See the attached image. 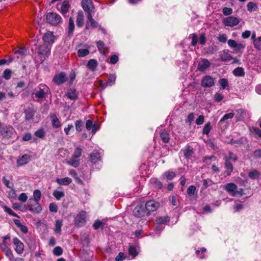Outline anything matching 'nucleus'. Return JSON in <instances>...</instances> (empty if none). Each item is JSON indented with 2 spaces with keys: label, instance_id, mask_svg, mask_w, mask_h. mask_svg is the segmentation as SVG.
<instances>
[{
  "label": "nucleus",
  "instance_id": "obj_19",
  "mask_svg": "<svg viewBox=\"0 0 261 261\" xmlns=\"http://www.w3.org/2000/svg\"><path fill=\"white\" fill-rule=\"evenodd\" d=\"M67 79L66 73L65 72H61L54 76L53 82H66Z\"/></svg>",
  "mask_w": 261,
  "mask_h": 261
},
{
  "label": "nucleus",
  "instance_id": "obj_24",
  "mask_svg": "<svg viewBox=\"0 0 261 261\" xmlns=\"http://www.w3.org/2000/svg\"><path fill=\"white\" fill-rule=\"evenodd\" d=\"M67 97L71 100H75L78 96V93L74 89H70L66 94Z\"/></svg>",
  "mask_w": 261,
  "mask_h": 261
},
{
  "label": "nucleus",
  "instance_id": "obj_57",
  "mask_svg": "<svg viewBox=\"0 0 261 261\" xmlns=\"http://www.w3.org/2000/svg\"><path fill=\"white\" fill-rule=\"evenodd\" d=\"M195 119V116L194 113H190L187 119L186 120V122L189 123V124H191L194 120Z\"/></svg>",
  "mask_w": 261,
  "mask_h": 261
},
{
  "label": "nucleus",
  "instance_id": "obj_62",
  "mask_svg": "<svg viewBox=\"0 0 261 261\" xmlns=\"http://www.w3.org/2000/svg\"><path fill=\"white\" fill-rule=\"evenodd\" d=\"M76 129L78 132H81L82 128V123L81 120H77L75 123Z\"/></svg>",
  "mask_w": 261,
  "mask_h": 261
},
{
  "label": "nucleus",
  "instance_id": "obj_29",
  "mask_svg": "<svg viewBox=\"0 0 261 261\" xmlns=\"http://www.w3.org/2000/svg\"><path fill=\"white\" fill-rule=\"evenodd\" d=\"M97 66V62L95 59L90 60L87 64V67L92 70H94Z\"/></svg>",
  "mask_w": 261,
  "mask_h": 261
},
{
  "label": "nucleus",
  "instance_id": "obj_16",
  "mask_svg": "<svg viewBox=\"0 0 261 261\" xmlns=\"http://www.w3.org/2000/svg\"><path fill=\"white\" fill-rule=\"evenodd\" d=\"M30 160V156L28 154H24L17 159V163L18 166H23L27 164Z\"/></svg>",
  "mask_w": 261,
  "mask_h": 261
},
{
  "label": "nucleus",
  "instance_id": "obj_63",
  "mask_svg": "<svg viewBox=\"0 0 261 261\" xmlns=\"http://www.w3.org/2000/svg\"><path fill=\"white\" fill-rule=\"evenodd\" d=\"M94 125L91 120H88L86 123V127L88 130H91Z\"/></svg>",
  "mask_w": 261,
  "mask_h": 261
},
{
  "label": "nucleus",
  "instance_id": "obj_11",
  "mask_svg": "<svg viewBox=\"0 0 261 261\" xmlns=\"http://www.w3.org/2000/svg\"><path fill=\"white\" fill-rule=\"evenodd\" d=\"M224 189L232 196H236L237 194V186L233 183H228L224 185Z\"/></svg>",
  "mask_w": 261,
  "mask_h": 261
},
{
  "label": "nucleus",
  "instance_id": "obj_60",
  "mask_svg": "<svg viewBox=\"0 0 261 261\" xmlns=\"http://www.w3.org/2000/svg\"><path fill=\"white\" fill-rule=\"evenodd\" d=\"M223 96L222 94L217 93L214 96L215 101L217 102H220L223 99Z\"/></svg>",
  "mask_w": 261,
  "mask_h": 261
},
{
  "label": "nucleus",
  "instance_id": "obj_22",
  "mask_svg": "<svg viewBox=\"0 0 261 261\" xmlns=\"http://www.w3.org/2000/svg\"><path fill=\"white\" fill-rule=\"evenodd\" d=\"M84 16L83 12L81 11H79L77 13V15L76 17V22L78 27H82L84 25Z\"/></svg>",
  "mask_w": 261,
  "mask_h": 261
},
{
  "label": "nucleus",
  "instance_id": "obj_46",
  "mask_svg": "<svg viewBox=\"0 0 261 261\" xmlns=\"http://www.w3.org/2000/svg\"><path fill=\"white\" fill-rule=\"evenodd\" d=\"M212 129V126L211 123H206L203 129V133L206 135H208Z\"/></svg>",
  "mask_w": 261,
  "mask_h": 261
},
{
  "label": "nucleus",
  "instance_id": "obj_33",
  "mask_svg": "<svg viewBox=\"0 0 261 261\" xmlns=\"http://www.w3.org/2000/svg\"><path fill=\"white\" fill-rule=\"evenodd\" d=\"M33 200L35 201H39L41 197V191L39 190H35L33 192Z\"/></svg>",
  "mask_w": 261,
  "mask_h": 261
},
{
  "label": "nucleus",
  "instance_id": "obj_23",
  "mask_svg": "<svg viewBox=\"0 0 261 261\" xmlns=\"http://www.w3.org/2000/svg\"><path fill=\"white\" fill-rule=\"evenodd\" d=\"M219 56L222 61H228L232 59V57L226 50H223L220 53Z\"/></svg>",
  "mask_w": 261,
  "mask_h": 261
},
{
  "label": "nucleus",
  "instance_id": "obj_14",
  "mask_svg": "<svg viewBox=\"0 0 261 261\" xmlns=\"http://www.w3.org/2000/svg\"><path fill=\"white\" fill-rule=\"evenodd\" d=\"M210 65L211 63L207 59H203L199 62L197 69L200 71L203 72L208 68Z\"/></svg>",
  "mask_w": 261,
  "mask_h": 261
},
{
  "label": "nucleus",
  "instance_id": "obj_31",
  "mask_svg": "<svg viewBox=\"0 0 261 261\" xmlns=\"http://www.w3.org/2000/svg\"><path fill=\"white\" fill-rule=\"evenodd\" d=\"M12 74V70L9 68H7L4 71L2 77H4L6 80H9L11 79Z\"/></svg>",
  "mask_w": 261,
  "mask_h": 261
},
{
  "label": "nucleus",
  "instance_id": "obj_47",
  "mask_svg": "<svg viewBox=\"0 0 261 261\" xmlns=\"http://www.w3.org/2000/svg\"><path fill=\"white\" fill-rule=\"evenodd\" d=\"M3 208H4L5 212L8 213L10 215L13 216L14 217H19L18 216V215L16 213H15L10 208L7 207L6 206H4L3 207Z\"/></svg>",
  "mask_w": 261,
  "mask_h": 261
},
{
  "label": "nucleus",
  "instance_id": "obj_53",
  "mask_svg": "<svg viewBox=\"0 0 261 261\" xmlns=\"http://www.w3.org/2000/svg\"><path fill=\"white\" fill-rule=\"evenodd\" d=\"M222 12L225 16L230 15L232 13V9L230 8L224 7L222 9Z\"/></svg>",
  "mask_w": 261,
  "mask_h": 261
},
{
  "label": "nucleus",
  "instance_id": "obj_64",
  "mask_svg": "<svg viewBox=\"0 0 261 261\" xmlns=\"http://www.w3.org/2000/svg\"><path fill=\"white\" fill-rule=\"evenodd\" d=\"M125 255L124 253L120 252L119 254L116 257L115 260L116 261H123V260L125 258Z\"/></svg>",
  "mask_w": 261,
  "mask_h": 261
},
{
  "label": "nucleus",
  "instance_id": "obj_17",
  "mask_svg": "<svg viewBox=\"0 0 261 261\" xmlns=\"http://www.w3.org/2000/svg\"><path fill=\"white\" fill-rule=\"evenodd\" d=\"M97 47L99 51L103 55H107L109 53V49L105 46L104 42L102 41H98L96 42Z\"/></svg>",
  "mask_w": 261,
  "mask_h": 261
},
{
  "label": "nucleus",
  "instance_id": "obj_12",
  "mask_svg": "<svg viewBox=\"0 0 261 261\" xmlns=\"http://www.w3.org/2000/svg\"><path fill=\"white\" fill-rule=\"evenodd\" d=\"M43 40L47 43L48 45H51L55 42V36L54 35L53 32L48 31L44 34L42 37Z\"/></svg>",
  "mask_w": 261,
  "mask_h": 261
},
{
  "label": "nucleus",
  "instance_id": "obj_2",
  "mask_svg": "<svg viewBox=\"0 0 261 261\" xmlns=\"http://www.w3.org/2000/svg\"><path fill=\"white\" fill-rule=\"evenodd\" d=\"M82 149L80 147H76L72 154L69 161L67 163L73 167H77L80 165V158L81 156Z\"/></svg>",
  "mask_w": 261,
  "mask_h": 261
},
{
  "label": "nucleus",
  "instance_id": "obj_41",
  "mask_svg": "<svg viewBox=\"0 0 261 261\" xmlns=\"http://www.w3.org/2000/svg\"><path fill=\"white\" fill-rule=\"evenodd\" d=\"M69 174L74 177L77 182H81V180L78 178L77 174L75 170L73 169H69Z\"/></svg>",
  "mask_w": 261,
  "mask_h": 261
},
{
  "label": "nucleus",
  "instance_id": "obj_10",
  "mask_svg": "<svg viewBox=\"0 0 261 261\" xmlns=\"http://www.w3.org/2000/svg\"><path fill=\"white\" fill-rule=\"evenodd\" d=\"M14 129L12 126H5L3 127L0 129V134L5 138H9L12 137Z\"/></svg>",
  "mask_w": 261,
  "mask_h": 261
},
{
  "label": "nucleus",
  "instance_id": "obj_48",
  "mask_svg": "<svg viewBox=\"0 0 261 261\" xmlns=\"http://www.w3.org/2000/svg\"><path fill=\"white\" fill-rule=\"evenodd\" d=\"M233 73L237 76H241L244 74L243 69L241 67H238L233 70Z\"/></svg>",
  "mask_w": 261,
  "mask_h": 261
},
{
  "label": "nucleus",
  "instance_id": "obj_1",
  "mask_svg": "<svg viewBox=\"0 0 261 261\" xmlns=\"http://www.w3.org/2000/svg\"><path fill=\"white\" fill-rule=\"evenodd\" d=\"M51 46V45L46 44H43L38 46L37 48V55L41 62L50 55Z\"/></svg>",
  "mask_w": 261,
  "mask_h": 261
},
{
  "label": "nucleus",
  "instance_id": "obj_44",
  "mask_svg": "<svg viewBox=\"0 0 261 261\" xmlns=\"http://www.w3.org/2000/svg\"><path fill=\"white\" fill-rule=\"evenodd\" d=\"M150 182L159 188H161L162 187V183L156 178H151L150 179Z\"/></svg>",
  "mask_w": 261,
  "mask_h": 261
},
{
  "label": "nucleus",
  "instance_id": "obj_59",
  "mask_svg": "<svg viewBox=\"0 0 261 261\" xmlns=\"http://www.w3.org/2000/svg\"><path fill=\"white\" fill-rule=\"evenodd\" d=\"M4 253L10 260H12L13 259L14 256L13 252L10 249H9L8 250H6Z\"/></svg>",
  "mask_w": 261,
  "mask_h": 261
},
{
  "label": "nucleus",
  "instance_id": "obj_20",
  "mask_svg": "<svg viewBox=\"0 0 261 261\" xmlns=\"http://www.w3.org/2000/svg\"><path fill=\"white\" fill-rule=\"evenodd\" d=\"M225 173L226 175H229L233 170L232 165L229 161L228 156L225 157Z\"/></svg>",
  "mask_w": 261,
  "mask_h": 261
},
{
  "label": "nucleus",
  "instance_id": "obj_5",
  "mask_svg": "<svg viewBox=\"0 0 261 261\" xmlns=\"http://www.w3.org/2000/svg\"><path fill=\"white\" fill-rule=\"evenodd\" d=\"M228 45L233 48L236 53H242L245 47V45L242 43H238L235 40L229 39L227 41Z\"/></svg>",
  "mask_w": 261,
  "mask_h": 261
},
{
  "label": "nucleus",
  "instance_id": "obj_50",
  "mask_svg": "<svg viewBox=\"0 0 261 261\" xmlns=\"http://www.w3.org/2000/svg\"><path fill=\"white\" fill-rule=\"evenodd\" d=\"M217 39L221 43H225L227 41V36L225 34H220L217 37Z\"/></svg>",
  "mask_w": 261,
  "mask_h": 261
},
{
  "label": "nucleus",
  "instance_id": "obj_61",
  "mask_svg": "<svg viewBox=\"0 0 261 261\" xmlns=\"http://www.w3.org/2000/svg\"><path fill=\"white\" fill-rule=\"evenodd\" d=\"M27 50L25 48H20L15 51V54H20L21 56L25 55L26 54Z\"/></svg>",
  "mask_w": 261,
  "mask_h": 261
},
{
  "label": "nucleus",
  "instance_id": "obj_45",
  "mask_svg": "<svg viewBox=\"0 0 261 261\" xmlns=\"http://www.w3.org/2000/svg\"><path fill=\"white\" fill-rule=\"evenodd\" d=\"M190 37L192 38L191 45L195 46L198 42L197 36L195 34L193 33L190 35Z\"/></svg>",
  "mask_w": 261,
  "mask_h": 261
},
{
  "label": "nucleus",
  "instance_id": "obj_9",
  "mask_svg": "<svg viewBox=\"0 0 261 261\" xmlns=\"http://www.w3.org/2000/svg\"><path fill=\"white\" fill-rule=\"evenodd\" d=\"M240 22V20L236 17L229 16L224 18L223 23L225 26L233 27L237 25Z\"/></svg>",
  "mask_w": 261,
  "mask_h": 261
},
{
  "label": "nucleus",
  "instance_id": "obj_8",
  "mask_svg": "<svg viewBox=\"0 0 261 261\" xmlns=\"http://www.w3.org/2000/svg\"><path fill=\"white\" fill-rule=\"evenodd\" d=\"M133 214L137 217H141L147 215V212L145 207L143 204H140L135 207Z\"/></svg>",
  "mask_w": 261,
  "mask_h": 261
},
{
  "label": "nucleus",
  "instance_id": "obj_52",
  "mask_svg": "<svg viewBox=\"0 0 261 261\" xmlns=\"http://www.w3.org/2000/svg\"><path fill=\"white\" fill-rule=\"evenodd\" d=\"M54 254L56 255H61L63 253V250L61 247L58 246L54 248L53 250Z\"/></svg>",
  "mask_w": 261,
  "mask_h": 261
},
{
  "label": "nucleus",
  "instance_id": "obj_26",
  "mask_svg": "<svg viewBox=\"0 0 261 261\" xmlns=\"http://www.w3.org/2000/svg\"><path fill=\"white\" fill-rule=\"evenodd\" d=\"M74 23L73 19L72 17H70L69 19V23H68V36H71L73 35V31L74 30Z\"/></svg>",
  "mask_w": 261,
  "mask_h": 261
},
{
  "label": "nucleus",
  "instance_id": "obj_56",
  "mask_svg": "<svg viewBox=\"0 0 261 261\" xmlns=\"http://www.w3.org/2000/svg\"><path fill=\"white\" fill-rule=\"evenodd\" d=\"M28 198V196L25 193H22L19 195L18 199L19 201L24 202L27 200Z\"/></svg>",
  "mask_w": 261,
  "mask_h": 261
},
{
  "label": "nucleus",
  "instance_id": "obj_18",
  "mask_svg": "<svg viewBox=\"0 0 261 261\" xmlns=\"http://www.w3.org/2000/svg\"><path fill=\"white\" fill-rule=\"evenodd\" d=\"M70 7V5L69 2L67 0L64 1L61 5L60 9L61 13L63 15H65L67 12H68Z\"/></svg>",
  "mask_w": 261,
  "mask_h": 261
},
{
  "label": "nucleus",
  "instance_id": "obj_38",
  "mask_svg": "<svg viewBox=\"0 0 261 261\" xmlns=\"http://www.w3.org/2000/svg\"><path fill=\"white\" fill-rule=\"evenodd\" d=\"M35 135L40 138H43L45 135V133L43 129L40 128L35 133Z\"/></svg>",
  "mask_w": 261,
  "mask_h": 261
},
{
  "label": "nucleus",
  "instance_id": "obj_37",
  "mask_svg": "<svg viewBox=\"0 0 261 261\" xmlns=\"http://www.w3.org/2000/svg\"><path fill=\"white\" fill-rule=\"evenodd\" d=\"M247 9L249 11L252 12V11H255L256 9H257V7L256 4L254 3L253 2H249L247 4Z\"/></svg>",
  "mask_w": 261,
  "mask_h": 261
},
{
  "label": "nucleus",
  "instance_id": "obj_30",
  "mask_svg": "<svg viewBox=\"0 0 261 261\" xmlns=\"http://www.w3.org/2000/svg\"><path fill=\"white\" fill-rule=\"evenodd\" d=\"M62 220H58L56 221L55 232L56 233H60L61 231V227L62 226Z\"/></svg>",
  "mask_w": 261,
  "mask_h": 261
},
{
  "label": "nucleus",
  "instance_id": "obj_35",
  "mask_svg": "<svg viewBox=\"0 0 261 261\" xmlns=\"http://www.w3.org/2000/svg\"><path fill=\"white\" fill-rule=\"evenodd\" d=\"M160 136L163 142L167 143L169 142L170 139L169 135L167 132L165 131L161 132Z\"/></svg>",
  "mask_w": 261,
  "mask_h": 261
},
{
  "label": "nucleus",
  "instance_id": "obj_25",
  "mask_svg": "<svg viewBox=\"0 0 261 261\" xmlns=\"http://www.w3.org/2000/svg\"><path fill=\"white\" fill-rule=\"evenodd\" d=\"M56 181L59 185L64 186H67L72 182V179L68 177L63 178H57Z\"/></svg>",
  "mask_w": 261,
  "mask_h": 261
},
{
  "label": "nucleus",
  "instance_id": "obj_13",
  "mask_svg": "<svg viewBox=\"0 0 261 261\" xmlns=\"http://www.w3.org/2000/svg\"><path fill=\"white\" fill-rule=\"evenodd\" d=\"M13 243L15 246V251L19 254H22L24 250L23 244L17 238L13 239Z\"/></svg>",
  "mask_w": 261,
  "mask_h": 261
},
{
  "label": "nucleus",
  "instance_id": "obj_7",
  "mask_svg": "<svg viewBox=\"0 0 261 261\" xmlns=\"http://www.w3.org/2000/svg\"><path fill=\"white\" fill-rule=\"evenodd\" d=\"M159 203L154 200L147 201L145 205L147 215H149L151 212L155 211L159 207Z\"/></svg>",
  "mask_w": 261,
  "mask_h": 261
},
{
  "label": "nucleus",
  "instance_id": "obj_21",
  "mask_svg": "<svg viewBox=\"0 0 261 261\" xmlns=\"http://www.w3.org/2000/svg\"><path fill=\"white\" fill-rule=\"evenodd\" d=\"M50 118L51 121V124L54 127L58 128L61 126V122L56 114H50Z\"/></svg>",
  "mask_w": 261,
  "mask_h": 261
},
{
  "label": "nucleus",
  "instance_id": "obj_39",
  "mask_svg": "<svg viewBox=\"0 0 261 261\" xmlns=\"http://www.w3.org/2000/svg\"><path fill=\"white\" fill-rule=\"evenodd\" d=\"M169 221V218L167 216L161 217L156 219V222L158 224H164Z\"/></svg>",
  "mask_w": 261,
  "mask_h": 261
},
{
  "label": "nucleus",
  "instance_id": "obj_34",
  "mask_svg": "<svg viewBox=\"0 0 261 261\" xmlns=\"http://www.w3.org/2000/svg\"><path fill=\"white\" fill-rule=\"evenodd\" d=\"M253 45L256 49L261 50V36L257 37L254 40Z\"/></svg>",
  "mask_w": 261,
  "mask_h": 261
},
{
  "label": "nucleus",
  "instance_id": "obj_40",
  "mask_svg": "<svg viewBox=\"0 0 261 261\" xmlns=\"http://www.w3.org/2000/svg\"><path fill=\"white\" fill-rule=\"evenodd\" d=\"M259 173L256 170H253L249 172V176L251 179H257L259 177Z\"/></svg>",
  "mask_w": 261,
  "mask_h": 261
},
{
  "label": "nucleus",
  "instance_id": "obj_49",
  "mask_svg": "<svg viewBox=\"0 0 261 261\" xmlns=\"http://www.w3.org/2000/svg\"><path fill=\"white\" fill-rule=\"evenodd\" d=\"M250 131L252 133H254L257 135L258 137L261 138V129L257 127H252L250 128Z\"/></svg>",
  "mask_w": 261,
  "mask_h": 261
},
{
  "label": "nucleus",
  "instance_id": "obj_32",
  "mask_svg": "<svg viewBox=\"0 0 261 261\" xmlns=\"http://www.w3.org/2000/svg\"><path fill=\"white\" fill-rule=\"evenodd\" d=\"M163 176L167 180H172L175 176V173L173 171H168L164 173Z\"/></svg>",
  "mask_w": 261,
  "mask_h": 261
},
{
  "label": "nucleus",
  "instance_id": "obj_43",
  "mask_svg": "<svg viewBox=\"0 0 261 261\" xmlns=\"http://www.w3.org/2000/svg\"><path fill=\"white\" fill-rule=\"evenodd\" d=\"M129 254L134 258L137 255L136 248L134 246H130L128 249Z\"/></svg>",
  "mask_w": 261,
  "mask_h": 261
},
{
  "label": "nucleus",
  "instance_id": "obj_27",
  "mask_svg": "<svg viewBox=\"0 0 261 261\" xmlns=\"http://www.w3.org/2000/svg\"><path fill=\"white\" fill-rule=\"evenodd\" d=\"M181 151L183 152L185 158L187 159L191 158L193 154V148L190 146H187L185 149H182Z\"/></svg>",
  "mask_w": 261,
  "mask_h": 261
},
{
  "label": "nucleus",
  "instance_id": "obj_58",
  "mask_svg": "<svg viewBox=\"0 0 261 261\" xmlns=\"http://www.w3.org/2000/svg\"><path fill=\"white\" fill-rule=\"evenodd\" d=\"M49 208L50 211L54 213H56L58 211V206L55 203H51L49 204Z\"/></svg>",
  "mask_w": 261,
  "mask_h": 261
},
{
  "label": "nucleus",
  "instance_id": "obj_6",
  "mask_svg": "<svg viewBox=\"0 0 261 261\" xmlns=\"http://www.w3.org/2000/svg\"><path fill=\"white\" fill-rule=\"evenodd\" d=\"M87 218V213L85 211L80 212L75 218L74 224L79 227L85 224Z\"/></svg>",
  "mask_w": 261,
  "mask_h": 261
},
{
  "label": "nucleus",
  "instance_id": "obj_36",
  "mask_svg": "<svg viewBox=\"0 0 261 261\" xmlns=\"http://www.w3.org/2000/svg\"><path fill=\"white\" fill-rule=\"evenodd\" d=\"M89 54V51L88 49H79L77 51V54L80 57H84L86 56Z\"/></svg>",
  "mask_w": 261,
  "mask_h": 261
},
{
  "label": "nucleus",
  "instance_id": "obj_54",
  "mask_svg": "<svg viewBox=\"0 0 261 261\" xmlns=\"http://www.w3.org/2000/svg\"><path fill=\"white\" fill-rule=\"evenodd\" d=\"M195 191V187L194 186H190L187 189V193L189 195L192 196L194 195Z\"/></svg>",
  "mask_w": 261,
  "mask_h": 261
},
{
  "label": "nucleus",
  "instance_id": "obj_3",
  "mask_svg": "<svg viewBox=\"0 0 261 261\" xmlns=\"http://www.w3.org/2000/svg\"><path fill=\"white\" fill-rule=\"evenodd\" d=\"M46 19L47 22L53 25H56L62 21L61 16L54 12L48 13L46 15Z\"/></svg>",
  "mask_w": 261,
  "mask_h": 261
},
{
  "label": "nucleus",
  "instance_id": "obj_55",
  "mask_svg": "<svg viewBox=\"0 0 261 261\" xmlns=\"http://www.w3.org/2000/svg\"><path fill=\"white\" fill-rule=\"evenodd\" d=\"M118 56L116 55H113L110 57V63L112 64H115L118 61Z\"/></svg>",
  "mask_w": 261,
  "mask_h": 261
},
{
  "label": "nucleus",
  "instance_id": "obj_42",
  "mask_svg": "<svg viewBox=\"0 0 261 261\" xmlns=\"http://www.w3.org/2000/svg\"><path fill=\"white\" fill-rule=\"evenodd\" d=\"M53 195L57 200H59L64 196V193L63 192L55 191L53 193Z\"/></svg>",
  "mask_w": 261,
  "mask_h": 261
},
{
  "label": "nucleus",
  "instance_id": "obj_15",
  "mask_svg": "<svg viewBox=\"0 0 261 261\" xmlns=\"http://www.w3.org/2000/svg\"><path fill=\"white\" fill-rule=\"evenodd\" d=\"M82 6L85 11H89L94 8L91 0H82Z\"/></svg>",
  "mask_w": 261,
  "mask_h": 261
},
{
  "label": "nucleus",
  "instance_id": "obj_28",
  "mask_svg": "<svg viewBox=\"0 0 261 261\" xmlns=\"http://www.w3.org/2000/svg\"><path fill=\"white\" fill-rule=\"evenodd\" d=\"M90 160L92 163H95L100 159L99 153L97 151L93 152L90 154Z\"/></svg>",
  "mask_w": 261,
  "mask_h": 261
},
{
  "label": "nucleus",
  "instance_id": "obj_4",
  "mask_svg": "<svg viewBox=\"0 0 261 261\" xmlns=\"http://www.w3.org/2000/svg\"><path fill=\"white\" fill-rule=\"evenodd\" d=\"M28 209L33 213L39 214L42 211V207L39 201H35L30 198L28 203Z\"/></svg>",
  "mask_w": 261,
  "mask_h": 261
},
{
  "label": "nucleus",
  "instance_id": "obj_51",
  "mask_svg": "<svg viewBox=\"0 0 261 261\" xmlns=\"http://www.w3.org/2000/svg\"><path fill=\"white\" fill-rule=\"evenodd\" d=\"M234 115V114L232 112L228 113V114H226L223 116V117L220 120V122L224 121L228 119H231L233 117Z\"/></svg>",
  "mask_w": 261,
  "mask_h": 261
}]
</instances>
